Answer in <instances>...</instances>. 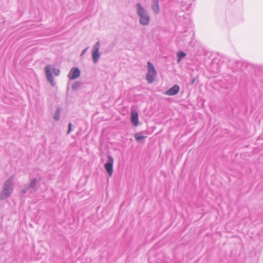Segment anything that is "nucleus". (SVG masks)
Returning a JSON list of instances; mask_svg holds the SVG:
<instances>
[{"label":"nucleus","instance_id":"obj_1","mask_svg":"<svg viewBox=\"0 0 263 263\" xmlns=\"http://www.w3.org/2000/svg\"><path fill=\"white\" fill-rule=\"evenodd\" d=\"M135 7L139 23L143 26H148L151 22V16L148 11L140 3H137Z\"/></svg>","mask_w":263,"mask_h":263},{"label":"nucleus","instance_id":"obj_2","mask_svg":"<svg viewBox=\"0 0 263 263\" xmlns=\"http://www.w3.org/2000/svg\"><path fill=\"white\" fill-rule=\"evenodd\" d=\"M13 176H11L5 182L2 191L0 194V199L4 200L9 197L13 190Z\"/></svg>","mask_w":263,"mask_h":263},{"label":"nucleus","instance_id":"obj_3","mask_svg":"<svg viewBox=\"0 0 263 263\" xmlns=\"http://www.w3.org/2000/svg\"><path fill=\"white\" fill-rule=\"evenodd\" d=\"M147 72L146 74V78L148 83H152L157 76V71L152 64V63L148 61L147 63Z\"/></svg>","mask_w":263,"mask_h":263},{"label":"nucleus","instance_id":"obj_4","mask_svg":"<svg viewBox=\"0 0 263 263\" xmlns=\"http://www.w3.org/2000/svg\"><path fill=\"white\" fill-rule=\"evenodd\" d=\"M100 47V43L98 41L93 46L91 52V56L92 58V62L93 63L96 64L98 62L101 53L99 52Z\"/></svg>","mask_w":263,"mask_h":263},{"label":"nucleus","instance_id":"obj_5","mask_svg":"<svg viewBox=\"0 0 263 263\" xmlns=\"http://www.w3.org/2000/svg\"><path fill=\"white\" fill-rule=\"evenodd\" d=\"M114 158L110 156H107V160L104 165V167L109 177L112 176L113 173Z\"/></svg>","mask_w":263,"mask_h":263},{"label":"nucleus","instance_id":"obj_6","mask_svg":"<svg viewBox=\"0 0 263 263\" xmlns=\"http://www.w3.org/2000/svg\"><path fill=\"white\" fill-rule=\"evenodd\" d=\"M45 72L46 77L47 81L51 84V85L54 86L55 85V82L53 81V78L52 75L51 71V66L47 65L45 67Z\"/></svg>","mask_w":263,"mask_h":263},{"label":"nucleus","instance_id":"obj_7","mask_svg":"<svg viewBox=\"0 0 263 263\" xmlns=\"http://www.w3.org/2000/svg\"><path fill=\"white\" fill-rule=\"evenodd\" d=\"M80 70L77 67H73L70 70L68 74V78L70 80H74L79 78L80 76Z\"/></svg>","mask_w":263,"mask_h":263},{"label":"nucleus","instance_id":"obj_8","mask_svg":"<svg viewBox=\"0 0 263 263\" xmlns=\"http://www.w3.org/2000/svg\"><path fill=\"white\" fill-rule=\"evenodd\" d=\"M179 90V86L178 85H175L172 87L165 91L164 94L167 96H174L178 93Z\"/></svg>","mask_w":263,"mask_h":263},{"label":"nucleus","instance_id":"obj_9","mask_svg":"<svg viewBox=\"0 0 263 263\" xmlns=\"http://www.w3.org/2000/svg\"><path fill=\"white\" fill-rule=\"evenodd\" d=\"M130 121L135 126H137L139 124L138 114L137 111L132 110L131 111V119Z\"/></svg>","mask_w":263,"mask_h":263},{"label":"nucleus","instance_id":"obj_10","mask_svg":"<svg viewBox=\"0 0 263 263\" xmlns=\"http://www.w3.org/2000/svg\"><path fill=\"white\" fill-rule=\"evenodd\" d=\"M152 9L155 14H158L160 12L158 0H153L152 2Z\"/></svg>","mask_w":263,"mask_h":263},{"label":"nucleus","instance_id":"obj_11","mask_svg":"<svg viewBox=\"0 0 263 263\" xmlns=\"http://www.w3.org/2000/svg\"><path fill=\"white\" fill-rule=\"evenodd\" d=\"M135 138L137 142H140L141 140L145 139L146 136H142L141 133H136L134 135Z\"/></svg>","mask_w":263,"mask_h":263},{"label":"nucleus","instance_id":"obj_12","mask_svg":"<svg viewBox=\"0 0 263 263\" xmlns=\"http://www.w3.org/2000/svg\"><path fill=\"white\" fill-rule=\"evenodd\" d=\"M61 109L58 107L54 112L53 118L55 121H59L60 118Z\"/></svg>","mask_w":263,"mask_h":263},{"label":"nucleus","instance_id":"obj_13","mask_svg":"<svg viewBox=\"0 0 263 263\" xmlns=\"http://www.w3.org/2000/svg\"><path fill=\"white\" fill-rule=\"evenodd\" d=\"M185 55H186V54L183 51H180L178 52V53H177V58H178L177 62H178V63H179L183 58L185 57Z\"/></svg>","mask_w":263,"mask_h":263},{"label":"nucleus","instance_id":"obj_14","mask_svg":"<svg viewBox=\"0 0 263 263\" xmlns=\"http://www.w3.org/2000/svg\"><path fill=\"white\" fill-rule=\"evenodd\" d=\"M82 85V83L79 81L75 82L72 85V89L74 90L78 89Z\"/></svg>","mask_w":263,"mask_h":263},{"label":"nucleus","instance_id":"obj_15","mask_svg":"<svg viewBox=\"0 0 263 263\" xmlns=\"http://www.w3.org/2000/svg\"><path fill=\"white\" fill-rule=\"evenodd\" d=\"M37 182V179H33L30 180L29 184L27 185L29 188H34Z\"/></svg>","mask_w":263,"mask_h":263},{"label":"nucleus","instance_id":"obj_16","mask_svg":"<svg viewBox=\"0 0 263 263\" xmlns=\"http://www.w3.org/2000/svg\"><path fill=\"white\" fill-rule=\"evenodd\" d=\"M52 71L55 76H58L60 73V70L55 68H53Z\"/></svg>","mask_w":263,"mask_h":263},{"label":"nucleus","instance_id":"obj_17","mask_svg":"<svg viewBox=\"0 0 263 263\" xmlns=\"http://www.w3.org/2000/svg\"><path fill=\"white\" fill-rule=\"evenodd\" d=\"M72 124L71 123H69L68 124V130H67V134H69L71 132V130H72Z\"/></svg>","mask_w":263,"mask_h":263},{"label":"nucleus","instance_id":"obj_18","mask_svg":"<svg viewBox=\"0 0 263 263\" xmlns=\"http://www.w3.org/2000/svg\"><path fill=\"white\" fill-rule=\"evenodd\" d=\"M88 48H89V47H87L86 48H85V49H84L82 50V51L81 53V55H80V57H82L86 52V51H87Z\"/></svg>","mask_w":263,"mask_h":263},{"label":"nucleus","instance_id":"obj_19","mask_svg":"<svg viewBox=\"0 0 263 263\" xmlns=\"http://www.w3.org/2000/svg\"><path fill=\"white\" fill-rule=\"evenodd\" d=\"M29 187L28 185H26L24 189L22 190V192L23 194H25L27 191L29 189Z\"/></svg>","mask_w":263,"mask_h":263},{"label":"nucleus","instance_id":"obj_20","mask_svg":"<svg viewBox=\"0 0 263 263\" xmlns=\"http://www.w3.org/2000/svg\"><path fill=\"white\" fill-rule=\"evenodd\" d=\"M195 78H193L192 79V81H191V84H193L195 82Z\"/></svg>","mask_w":263,"mask_h":263}]
</instances>
